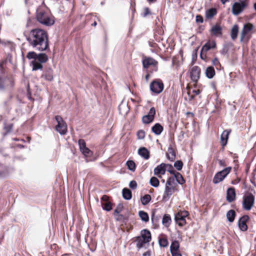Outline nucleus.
Instances as JSON below:
<instances>
[{
    "label": "nucleus",
    "instance_id": "1",
    "mask_svg": "<svg viewBox=\"0 0 256 256\" xmlns=\"http://www.w3.org/2000/svg\"><path fill=\"white\" fill-rule=\"evenodd\" d=\"M26 40L36 50L42 52L48 49V36L46 31L40 28L32 30Z\"/></svg>",
    "mask_w": 256,
    "mask_h": 256
},
{
    "label": "nucleus",
    "instance_id": "2",
    "mask_svg": "<svg viewBox=\"0 0 256 256\" xmlns=\"http://www.w3.org/2000/svg\"><path fill=\"white\" fill-rule=\"evenodd\" d=\"M36 18L40 23L46 26H52L54 22L53 16L50 15L48 10L44 6L38 8Z\"/></svg>",
    "mask_w": 256,
    "mask_h": 256
},
{
    "label": "nucleus",
    "instance_id": "3",
    "mask_svg": "<svg viewBox=\"0 0 256 256\" xmlns=\"http://www.w3.org/2000/svg\"><path fill=\"white\" fill-rule=\"evenodd\" d=\"M176 184L174 182V178H169L166 184L164 192L162 196V200L167 201L170 196L176 192H177Z\"/></svg>",
    "mask_w": 256,
    "mask_h": 256
},
{
    "label": "nucleus",
    "instance_id": "4",
    "mask_svg": "<svg viewBox=\"0 0 256 256\" xmlns=\"http://www.w3.org/2000/svg\"><path fill=\"white\" fill-rule=\"evenodd\" d=\"M151 234L147 230H143L140 232V236L136 238V247L141 248L146 244H148L151 240Z\"/></svg>",
    "mask_w": 256,
    "mask_h": 256
},
{
    "label": "nucleus",
    "instance_id": "5",
    "mask_svg": "<svg viewBox=\"0 0 256 256\" xmlns=\"http://www.w3.org/2000/svg\"><path fill=\"white\" fill-rule=\"evenodd\" d=\"M253 28V25L250 23H248L244 26L240 33L241 42H246L250 40Z\"/></svg>",
    "mask_w": 256,
    "mask_h": 256
},
{
    "label": "nucleus",
    "instance_id": "6",
    "mask_svg": "<svg viewBox=\"0 0 256 256\" xmlns=\"http://www.w3.org/2000/svg\"><path fill=\"white\" fill-rule=\"evenodd\" d=\"M26 57L28 60L34 59L38 60L40 63H45L48 60V56L44 53H40L37 54L34 52H29Z\"/></svg>",
    "mask_w": 256,
    "mask_h": 256
},
{
    "label": "nucleus",
    "instance_id": "7",
    "mask_svg": "<svg viewBox=\"0 0 256 256\" xmlns=\"http://www.w3.org/2000/svg\"><path fill=\"white\" fill-rule=\"evenodd\" d=\"M248 3L246 0L234 2L232 6V13L238 16L242 13L248 6Z\"/></svg>",
    "mask_w": 256,
    "mask_h": 256
},
{
    "label": "nucleus",
    "instance_id": "8",
    "mask_svg": "<svg viewBox=\"0 0 256 256\" xmlns=\"http://www.w3.org/2000/svg\"><path fill=\"white\" fill-rule=\"evenodd\" d=\"M254 196L250 193L246 194L243 197L242 206L246 210H250L254 206Z\"/></svg>",
    "mask_w": 256,
    "mask_h": 256
},
{
    "label": "nucleus",
    "instance_id": "9",
    "mask_svg": "<svg viewBox=\"0 0 256 256\" xmlns=\"http://www.w3.org/2000/svg\"><path fill=\"white\" fill-rule=\"evenodd\" d=\"M164 88L162 81L157 79L152 81L150 84V90L154 94H159L162 92Z\"/></svg>",
    "mask_w": 256,
    "mask_h": 256
},
{
    "label": "nucleus",
    "instance_id": "10",
    "mask_svg": "<svg viewBox=\"0 0 256 256\" xmlns=\"http://www.w3.org/2000/svg\"><path fill=\"white\" fill-rule=\"evenodd\" d=\"M55 119L58 122V124L56 126V130L61 134H66L67 132L66 124L60 116H56Z\"/></svg>",
    "mask_w": 256,
    "mask_h": 256
},
{
    "label": "nucleus",
    "instance_id": "11",
    "mask_svg": "<svg viewBox=\"0 0 256 256\" xmlns=\"http://www.w3.org/2000/svg\"><path fill=\"white\" fill-rule=\"evenodd\" d=\"M232 168L229 166L224 168L220 172H217L213 178V182L214 184H218L222 182L230 172Z\"/></svg>",
    "mask_w": 256,
    "mask_h": 256
},
{
    "label": "nucleus",
    "instance_id": "12",
    "mask_svg": "<svg viewBox=\"0 0 256 256\" xmlns=\"http://www.w3.org/2000/svg\"><path fill=\"white\" fill-rule=\"evenodd\" d=\"M188 215L187 211H180L176 215L174 220L180 226L186 224V218Z\"/></svg>",
    "mask_w": 256,
    "mask_h": 256
},
{
    "label": "nucleus",
    "instance_id": "13",
    "mask_svg": "<svg viewBox=\"0 0 256 256\" xmlns=\"http://www.w3.org/2000/svg\"><path fill=\"white\" fill-rule=\"evenodd\" d=\"M78 145L80 152L86 157H90L93 152L86 146V142L84 140L80 139L78 140Z\"/></svg>",
    "mask_w": 256,
    "mask_h": 256
},
{
    "label": "nucleus",
    "instance_id": "14",
    "mask_svg": "<svg viewBox=\"0 0 256 256\" xmlns=\"http://www.w3.org/2000/svg\"><path fill=\"white\" fill-rule=\"evenodd\" d=\"M200 69L198 66H193L190 70V76L192 80L196 82L200 78Z\"/></svg>",
    "mask_w": 256,
    "mask_h": 256
},
{
    "label": "nucleus",
    "instance_id": "15",
    "mask_svg": "<svg viewBox=\"0 0 256 256\" xmlns=\"http://www.w3.org/2000/svg\"><path fill=\"white\" fill-rule=\"evenodd\" d=\"M156 114V110L154 108H150L148 114L144 116L142 118V122L144 124H149L152 122L154 119Z\"/></svg>",
    "mask_w": 256,
    "mask_h": 256
},
{
    "label": "nucleus",
    "instance_id": "16",
    "mask_svg": "<svg viewBox=\"0 0 256 256\" xmlns=\"http://www.w3.org/2000/svg\"><path fill=\"white\" fill-rule=\"evenodd\" d=\"M168 167H170L172 168V166L171 164H166L163 163L161 164L154 169V174L156 176L164 174Z\"/></svg>",
    "mask_w": 256,
    "mask_h": 256
},
{
    "label": "nucleus",
    "instance_id": "17",
    "mask_svg": "<svg viewBox=\"0 0 256 256\" xmlns=\"http://www.w3.org/2000/svg\"><path fill=\"white\" fill-rule=\"evenodd\" d=\"M158 64V62L152 58H145L142 60V65L145 68H148L150 66H156Z\"/></svg>",
    "mask_w": 256,
    "mask_h": 256
},
{
    "label": "nucleus",
    "instance_id": "18",
    "mask_svg": "<svg viewBox=\"0 0 256 256\" xmlns=\"http://www.w3.org/2000/svg\"><path fill=\"white\" fill-rule=\"evenodd\" d=\"M249 217L247 215H244L241 217L238 220V226L242 231H246L248 230L246 222L248 221Z\"/></svg>",
    "mask_w": 256,
    "mask_h": 256
},
{
    "label": "nucleus",
    "instance_id": "19",
    "mask_svg": "<svg viewBox=\"0 0 256 256\" xmlns=\"http://www.w3.org/2000/svg\"><path fill=\"white\" fill-rule=\"evenodd\" d=\"M230 132V130H226L220 136V142L223 146H225L227 144L228 136Z\"/></svg>",
    "mask_w": 256,
    "mask_h": 256
},
{
    "label": "nucleus",
    "instance_id": "20",
    "mask_svg": "<svg viewBox=\"0 0 256 256\" xmlns=\"http://www.w3.org/2000/svg\"><path fill=\"white\" fill-rule=\"evenodd\" d=\"M236 198V192L234 188H228L226 192V200L231 202H233Z\"/></svg>",
    "mask_w": 256,
    "mask_h": 256
},
{
    "label": "nucleus",
    "instance_id": "21",
    "mask_svg": "<svg viewBox=\"0 0 256 256\" xmlns=\"http://www.w3.org/2000/svg\"><path fill=\"white\" fill-rule=\"evenodd\" d=\"M216 44L214 41H208V42L202 48V52H206L207 51L211 48H214L216 47Z\"/></svg>",
    "mask_w": 256,
    "mask_h": 256
},
{
    "label": "nucleus",
    "instance_id": "22",
    "mask_svg": "<svg viewBox=\"0 0 256 256\" xmlns=\"http://www.w3.org/2000/svg\"><path fill=\"white\" fill-rule=\"evenodd\" d=\"M138 154L146 160H148L150 158V152L145 148H140L138 150Z\"/></svg>",
    "mask_w": 256,
    "mask_h": 256
},
{
    "label": "nucleus",
    "instance_id": "23",
    "mask_svg": "<svg viewBox=\"0 0 256 256\" xmlns=\"http://www.w3.org/2000/svg\"><path fill=\"white\" fill-rule=\"evenodd\" d=\"M152 130L156 134L159 135L162 133L163 128L160 124H156L152 127Z\"/></svg>",
    "mask_w": 256,
    "mask_h": 256
},
{
    "label": "nucleus",
    "instance_id": "24",
    "mask_svg": "<svg viewBox=\"0 0 256 256\" xmlns=\"http://www.w3.org/2000/svg\"><path fill=\"white\" fill-rule=\"evenodd\" d=\"M206 75L208 78H212L215 75V70L212 66H208L206 70Z\"/></svg>",
    "mask_w": 256,
    "mask_h": 256
},
{
    "label": "nucleus",
    "instance_id": "25",
    "mask_svg": "<svg viewBox=\"0 0 256 256\" xmlns=\"http://www.w3.org/2000/svg\"><path fill=\"white\" fill-rule=\"evenodd\" d=\"M238 32V26L237 24L234 25L231 30L230 36L232 40H234L236 38Z\"/></svg>",
    "mask_w": 256,
    "mask_h": 256
},
{
    "label": "nucleus",
    "instance_id": "26",
    "mask_svg": "<svg viewBox=\"0 0 256 256\" xmlns=\"http://www.w3.org/2000/svg\"><path fill=\"white\" fill-rule=\"evenodd\" d=\"M211 32L214 35H220L222 34V28L219 25H214L212 27Z\"/></svg>",
    "mask_w": 256,
    "mask_h": 256
},
{
    "label": "nucleus",
    "instance_id": "27",
    "mask_svg": "<svg viewBox=\"0 0 256 256\" xmlns=\"http://www.w3.org/2000/svg\"><path fill=\"white\" fill-rule=\"evenodd\" d=\"M173 178H174V180L176 179V182L180 184H182L185 182V180L182 175L178 172L174 173V177Z\"/></svg>",
    "mask_w": 256,
    "mask_h": 256
},
{
    "label": "nucleus",
    "instance_id": "28",
    "mask_svg": "<svg viewBox=\"0 0 256 256\" xmlns=\"http://www.w3.org/2000/svg\"><path fill=\"white\" fill-rule=\"evenodd\" d=\"M122 196L125 200H129L131 199L132 195L131 191L126 188L122 190Z\"/></svg>",
    "mask_w": 256,
    "mask_h": 256
},
{
    "label": "nucleus",
    "instance_id": "29",
    "mask_svg": "<svg viewBox=\"0 0 256 256\" xmlns=\"http://www.w3.org/2000/svg\"><path fill=\"white\" fill-rule=\"evenodd\" d=\"M236 212L234 210H231L228 212L226 214V218L230 222H233L234 220Z\"/></svg>",
    "mask_w": 256,
    "mask_h": 256
},
{
    "label": "nucleus",
    "instance_id": "30",
    "mask_svg": "<svg viewBox=\"0 0 256 256\" xmlns=\"http://www.w3.org/2000/svg\"><path fill=\"white\" fill-rule=\"evenodd\" d=\"M216 10L214 8L209 9L206 12V16L207 18H211L216 15Z\"/></svg>",
    "mask_w": 256,
    "mask_h": 256
},
{
    "label": "nucleus",
    "instance_id": "31",
    "mask_svg": "<svg viewBox=\"0 0 256 256\" xmlns=\"http://www.w3.org/2000/svg\"><path fill=\"white\" fill-rule=\"evenodd\" d=\"M32 64V70H41L42 68V65L41 63L38 62L36 60H34L33 61L31 62Z\"/></svg>",
    "mask_w": 256,
    "mask_h": 256
},
{
    "label": "nucleus",
    "instance_id": "32",
    "mask_svg": "<svg viewBox=\"0 0 256 256\" xmlns=\"http://www.w3.org/2000/svg\"><path fill=\"white\" fill-rule=\"evenodd\" d=\"M139 216L141 220L144 222H148L149 220V216L148 214L144 211H140Z\"/></svg>",
    "mask_w": 256,
    "mask_h": 256
},
{
    "label": "nucleus",
    "instance_id": "33",
    "mask_svg": "<svg viewBox=\"0 0 256 256\" xmlns=\"http://www.w3.org/2000/svg\"><path fill=\"white\" fill-rule=\"evenodd\" d=\"M46 80L52 81L53 80L52 72L51 70H50L46 72V73L42 76Z\"/></svg>",
    "mask_w": 256,
    "mask_h": 256
},
{
    "label": "nucleus",
    "instance_id": "34",
    "mask_svg": "<svg viewBox=\"0 0 256 256\" xmlns=\"http://www.w3.org/2000/svg\"><path fill=\"white\" fill-rule=\"evenodd\" d=\"M179 248L180 244L178 241L175 240L174 242H172L170 246V252L174 251H178Z\"/></svg>",
    "mask_w": 256,
    "mask_h": 256
},
{
    "label": "nucleus",
    "instance_id": "35",
    "mask_svg": "<svg viewBox=\"0 0 256 256\" xmlns=\"http://www.w3.org/2000/svg\"><path fill=\"white\" fill-rule=\"evenodd\" d=\"M171 218L170 216L165 214L162 218V224L166 226H168L170 224Z\"/></svg>",
    "mask_w": 256,
    "mask_h": 256
},
{
    "label": "nucleus",
    "instance_id": "36",
    "mask_svg": "<svg viewBox=\"0 0 256 256\" xmlns=\"http://www.w3.org/2000/svg\"><path fill=\"white\" fill-rule=\"evenodd\" d=\"M151 200V196L150 194H145L141 198V202L143 205L147 204Z\"/></svg>",
    "mask_w": 256,
    "mask_h": 256
},
{
    "label": "nucleus",
    "instance_id": "37",
    "mask_svg": "<svg viewBox=\"0 0 256 256\" xmlns=\"http://www.w3.org/2000/svg\"><path fill=\"white\" fill-rule=\"evenodd\" d=\"M126 166L129 170L134 172L136 170V164L132 160H128L127 161Z\"/></svg>",
    "mask_w": 256,
    "mask_h": 256
},
{
    "label": "nucleus",
    "instance_id": "38",
    "mask_svg": "<svg viewBox=\"0 0 256 256\" xmlns=\"http://www.w3.org/2000/svg\"><path fill=\"white\" fill-rule=\"evenodd\" d=\"M150 184L152 186L156 188L158 186L160 182L158 178L153 176L150 180Z\"/></svg>",
    "mask_w": 256,
    "mask_h": 256
},
{
    "label": "nucleus",
    "instance_id": "39",
    "mask_svg": "<svg viewBox=\"0 0 256 256\" xmlns=\"http://www.w3.org/2000/svg\"><path fill=\"white\" fill-rule=\"evenodd\" d=\"M176 155L172 148L168 149L167 154V158L171 161H174L175 159Z\"/></svg>",
    "mask_w": 256,
    "mask_h": 256
},
{
    "label": "nucleus",
    "instance_id": "40",
    "mask_svg": "<svg viewBox=\"0 0 256 256\" xmlns=\"http://www.w3.org/2000/svg\"><path fill=\"white\" fill-rule=\"evenodd\" d=\"M183 163L181 160H177L174 164V166L178 170H180L182 169Z\"/></svg>",
    "mask_w": 256,
    "mask_h": 256
},
{
    "label": "nucleus",
    "instance_id": "41",
    "mask_svg": "<svg viewBox=\"0 0 256 256\" xmlns=\"http://www.w3.org/2000/svg\"><path fill=\"white\" fill-rule=\"evenodd\" d=\"M159 244L160 246L164 248L168 245V242L166 239L161 238L159 240Z\"/></svg>",
    "mask_w": 256,
    "mask_h": 256
},
{
    "label": "nucleus",
    "instance_id": "42",
    "mask_svg": "<svg viewBox=\"0 0 256 256\" xmlns=\"http://www.w3.org/2000/svg\"><path fill=\"white\" fill-rule=\"evenodd\" d=\"M104 210L106 211H110L112 209V204L110 202H106L104 204Z\"/></svg>",
    "mask_w": 256,
    "mask_h": 256
},
{
    "label": "nucleus",
    "instance_id": "43",
    "mask_svg": "<svg viewBox=\"0 0 256 256\" xmlns=\"http://www.w3.org/2000/svg\"><path fill=\"white\" fill-rule=\"evenodd\" d=\"M138 138L142 140L145 137V132L143 130H140L137 132Z\"/></svg>",
    "mask_w": 256,
    "mask_h": 256
},
{
    "label": "nucleus",
    "instance_id": "44",
    "mask_svg": "<svg viewBox=\"0 0 256 256\" xmlns=\"http://www.w3.org/2000/svg\"><path fill=\"white\" fill-rule=\"evenodd\" d=\"M212 64L216 66V69H219L220 67V64L217 58H215L213 60Z\"/></svg>",
    "mask_w": 256,
    "mask_h": 256
},
{
    "label": "nucleus",
    "instance_id": "45",
    "mask_svg": "<svg viewBox=\"0 0 256 256\" xmlns=\"http://www.w3.org/2000/svg\"><path fill=\"white\" fill-rule=\"evenodd\" d=\"M122 208H123L122 204H118L114 210V213L118 214L120 213L122 211Z\"/></svg>",
    "mask_w": 256,
    "mask_h": 256
},
{
    "label": "nucleus",
    "instance_id": "46",
    "mask_svg": "<svg viewBox=\"0 0 256 256\" xmlns=\"http://www.w3.org/2000/svg\"><path fill=\"white\" fill-rule=\"evenodd\" d=\"M129 186L132 189H136L137 187L136 182L134 180H132L129 184Z\"/></svg>",
    "mask_w": 256,
    "mask_h": 256
},
{
    "label": "nucleus",
    "instance_id": "47",
    "mask_svg": "<svg viewBox=\"0 0 256 256\" xmlns=\"http://www.w3.org/2000/svg\"><path fill=\"white\" fill-rule=\"evenodd\" d=\"M150 14V10H149V8H144V16H146L147 15Z\"/></svg>",
    "mask_w": 256,
    "mask_h": 256
},
{
    "label": "nucleus",
    "instance_id": "48",
    "mask_svg": "<svg viewBox=\"0 0 256 256\" xmlns=\"http://www.w3.org/2000/svg\"><path fill=\"white\" fill-rule=\"evenodd\" d=\"M172 256H182V254L180 252L178 251H174L170 252Z\"/></svg>",
    "mask_w": 256,
    "mask_h": 256
},
{
    "label": "nucleus",
    "instance_id": "49",
    "mask_svg": "<svg viewBox=\"0 0 256 256\" xmlns=\"http://www.w3.org/2000/svg\"><path fill=\"white\" fill-rule=\"evenodd\" d=\"M196 21L197 22H202L203 18H202V16H196Z\"/></svg>",
    "mask_w": 256,
    "mask_h": 256
},
{
    "label": "nucleus",
    "instance_id": "50",
    "mask_svg": "<svg viewBox=\"0 0 256 256\" xmlns=\"http://www.w3.org/2000/svg\"><path fill=\"white\" fill-rule=\"evenodd\" d=\"M102 200L104 201V202H108V197L106 196V195H104L102 197Z\"/></svg>",
    "mask_w": 256,
    "mask_h": 256
},
{
    "label": "nucleus",
    "instance_id": "51",
    "mask_svg": "<svg viewBox=\"0 0 256 256\" xmlns=\"http://www.w3.org/2000/svg\"><path fill=\"white\" fill-rule=\"evenodd\" d=\"M218 163L220 166H226L225 162L224 160H219Z\"/></svg>",
    "mask_w": 256,
    "mask_h": 256
},
{
    "label": "nucleus",
    "instance_id": "52",
    "mask_svg": "<svg viewBox=\"0 0 256 256\" xmlns=\"http://www.w3.org/2000/svg\"><path fill=\"white\" fill-rule=\"evenodd\" d=\"M168 168H169V169L168 170V171L169 172L170 174H173L174 175V173H176V172H175L173 170V168L172 167V168H171L170 167H168Z\"/></svg>",
    "mask_w": 256,
    "mask_h": 256
},
{
    "label": "nucleus",
    "instance_id": "53",
    "mask_svg": "<svg viewBox=\"0 0 256 256\" xmlns=\"http://www.w3.org/2000/svg\"><path fill=\"white\" fill-rule=\"evenodd\" d=\"M200 57L202 59H204L206 58V52H202L201 51Z\"/></svg>",
    "mask_w": 256,
    "mask_h": 256
},
{
    "label": "nucleus",
    "instance_id": "54",
    "mask_svg": "<svg viewBox=\"0 0 256 256\" xmlns=\"http://www.w3.org/2000/svg\"><path fill=\"white\" fill-rule=\"evenodd\" d=\"M4 81L2 79L0 78V90H2L4 88Z\"/></svg>",
    "mask_w": 256,
    "mask_h": 256
},
{
    "label": "nucleus",
    "instance_id": "55",
    "mask_svg": "<svg viewBox=\"0 0 256 256\" xmlns=\"http://www.w3.org/2000/svg\"><path fill=\"white\" fill-rule=\"evenodd\" d=\"M143 256H150V252L147 251L143 254Z\"/></svg>",
    "mask_w": 256,
    "mask_h": 256
},
{
    "label": "nucleus",
    "instance_id": "56",
    "mask_svg": "<svg viewBox=\"0 0 256 256\" xmlns=\"http://www.w3.org/2000/svg\"><path fill=\"white\" fill-rule=\"evenodd\" d=\"M188 96H189V98H188V100H190L193 99L194 96H190V92H188Z\"/></svg>",
    "mask_w": 256,
    "mask_h": 256
},
{
    "label": "nucleus",
    "instance_id": "57",
    "mask_svg": "<svg viewBox=\"0 0 256 256\" xmlns=\"http://www.w3.org/2000/svg\"><path fill=\"white\" fill-rule=\"evenodd\" d=\"M6 129H7V128H8V130H7V132H8L10 130H11V129L12 128V125L10 124L9 125L8 128L7 127H5L4 128Z\"/></svg>",
    "mask_w": 256,
    "mask_h": 256
},
{
    "label": "nucleus",
    "instance_id": "58",
    "mask_svg": "<svg viewBox=\"0 0 256 256\" xmlns=\"http://www.w3.org/2000/svg\"><path fill=\"white\" fill-rule=\"evenodd\" d=\"M150 74H146V76H145V78L146 80L148 82L149 80V78H150Z\"/></svg>",
    "mask_w": 256,
    "mask_h": 256
},
{
    "label": "nucleus",
    "instance_id": "59",
    "mask_svg": "<svg viewBox=\"0 0 256 256\" xmlns=\"http://www.w3.org/2000/svg\"><path fill=\"white\" fill-rule=\"evenodd\" d=\"M228 1L229 0H221V2L223 4H224L226 2H228Z\"/></svg>",
    "mask_w": 256,
    "mask_h": 256
},
{
    "label": "nucleus",
    "instance_id": "60",
    "mask_svg": "<svg viewBox=\"0 0 256 256\" xmlns=\"http://www.w3.org/2000/svg\"><path fill=\"white\" fill-rule=\"evenodd\" d=\"M193 92H194L196 94H198L200 92L198 90H193Z\"/></svg>",
    "mask_w": 256,
    "mask_h": 256
},
{
    "label": "nucleus",
    "instance_id": "61",
    "mask_svg": "<svg viewBox=\"0 0 256 256\" xmlns=\"http://www.w3.org/2000/svg\"><path fill=\"white\" fill-rule=\"evenodd\" d=\"M149 2H154V0H147Z\"/></svg>",
    "mask_w": 256,
    "mask_h": 256
},
{
    "label": "nucleus",
    "instance_id": "62",
    "mask_svg": "<svg viewBox=\"0 0 256 256\" xmlns=\"http://www.w3.org/2000/svg\"><path fill=\"white\" fill-rule=\"evenodd\" d=\"M92 25L94 26H96V22H95Z\"/></svg>",
    "mask_w": 256,
    "mask_h": 256
},
{
    "label": "nucleus",
    "instance_id": "63",
    "mask_svg": "<svg viewBox=\"0 0 256 256\" xmlns=\"http://www.w3.org/2000/svg\"><path fill=\"white\" fill-rule=\"evenodd\" d=\"M254 8H255V10H256V3L254 4Z\"/></svg>",
    "mask_w": 256,
    "mask_h": 256
},
{
    "label": "nucleus",
    "instance_id": "64",
    "mask_svg": "<svg viewBox=\"0 0 256 256\" xmlns=\"http://www.w3.org/2000/svg\"><path fill=\"white\" fill-rule=\"evenodd\" d=\"M25 2H26H26H27V0H25Z\"/></svg>",
    "mask_w": 256,
    "mask_h": 256
}]
</instances>
